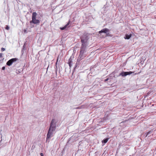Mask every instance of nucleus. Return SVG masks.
<instances>
[{"instance_id": "f03ea898", "label": "nucleus", "mask_w": 156, "mask_h": 156, "mask_svg": "<svg viewBox=\"0 0 156 156\" xmlns=\"http://www.w3.org/2000/svg\"><path fill=\"white\" fill-rule=\"evenodd\" d=\"M37 14L36 12H33L32 15V20L30 21V23H33L35 24H38L40 21L36 19Z\"/></svg>"}, {"instance_id": "4be33fe9", "label": "nucleus", "mask_w": 156, "mask_h": 156, "mask_svg": "<svg viewBox=\"0 0 156 156\" xmlns=\"http://www.w3.org/2000/svg\"><path fill=\"white\" fill-rule=\"evenodd\" d=\"M41 156H44L43 154L42 153L40 154Z\"/></svg>"}, {"instance_id": "7ed1b4c3", "label": "nucleus", "mask_w": 156, "mask_h": 156, "mask_svg": "<svg viewBox=\"0 0 156 156\" xmlns=\"http://www.w3.org/2000/svg\"><path fill=\"white\" fill-rule=\"evenodd\" d=\"M17 60H18V59L16 58H12L7 62L6 64L8 66H10L14 62H16Z\"/></svg>"}, {"instance_id": "412c9836", "label": "nucleus", "mask_w": 156, "mask_h": 156, "mask_svg": "<svg viewBox=\"0 0 156 156\" xmlns=\"http://www.w3.org/2000/svg\"><path fill=\"white\" fill-rule=\"evenodd\" d=\"M106 35H107V36H109V34H109V33H106Z\"/></svg>"}, {"instance_id": "4468645a", "label": "nucleus", "mask_w": 156, "mask_h": 156, "mask_svg": "<svg viewBox=\"0 0 156 156\" xmlns=\"http://www.w3.org/2000/svg\"><path fill=\"white\" fill-rule=\"evenodd\" d=\"M58 58L57 59V61H58ZM55 66H56V70H57V62H56V63Z\"/></svg>"}, {"instance_id": "1a4fd4ad", "label": "nucleus", "mask_w": 156, "mask_h": 156, "mask_svg": "<svg viewBox=\"0 0 156 156\" xmlns=\"http://www.w3.org/2000/svg\"><path fill=\"white\" fill-rule=\"evenodd\" d=\"M70 22V21L69 20L68 23L63 27H61L60 29L62 30H64L66 28H67L68 27V26L69 25Z\"/></svg>"}, {"instance_id": "a211bd4d", "label": "nucleus", "mask_w": 156, "mask_h": 156, "mask_svg": "<svg viewBox=\"0 0 156 156\" xmlns=\"http://www.w3.org/2000/svg\"><path fill=\"white\" fill-rule=\"evenodd\" d=\"M5 66H3L2 67V70H4L5 69Z\"/></svg>"}, {"instance_id": "6e6552de", "label": "nucleus", "mask_w": 156, "mask_h": 156, "mask_svg": "<svg viewBox=\"0 0 156 156\" xmlns=\"http://www.w3.org/2000/svg\"><path fill=\"white\" fill-rule=\"evenodd\" d=\"M81 40H85L84 41H85L86 40V42H87V41L88 39L87 37L85 35H83V36H82L81 38Z\"/></svg>"}, {"instance_id": "423d86ee", "label": "nucleus", "mask_w": 156, "mask_h": 156, "mask_svg": "<svg viewBox=\"0 0 156 156\" xmlns=\"http://www.w3.org/2000/svg\"><path fill=\"white\" fill-rule=\"evenodd\" d=\"M85 52V50L81 49V50L80 51V54L78 57L80 59H82L85 56V55H84V53Z\"/></svg>"}, {"instance_id": "20e7f679", "label": "nucleus", "mask_w": 156, "mask_h": 156, "mask_svg": "<svg viewBox=\"0 0 156 156\" xmlns=\"http://www.w3.org/2000/svg\"><path fill=\"white\" fill-rule=\"evenodd\" d=\"M134 72L129 71V72H122L120 73L119 76H125L128 75H130L133 73Z\"/></svg>"}, {"instance_id": "aec40b11", "label": "nucleus", "mask_w": 156, "mask_h": 156, "mask_svg": "<svg viewBox=\"0 0 156 156\" xmlns=\"http://www.w3.org/2000/svg\"><path fill=\"white\" fill-rule=\"evenodd\" d=\"M108 80V78H107L106 79H105V81H107Z\"/></svg>"}, {"instance_id": "ddd939ff", "label": "nucleus", "mask_w": 156, "mask_h": 156, "mask_svg": "<svg viewBox=\"0 0 156 156\" xmlns=\"http://www.w3.org/2000/svg\"><path fill=\"white\" fill-rule=\"evenodd\" d=\"M68 63L69 64V66L70 67H71V66H72V64H71V62H69Z\"/></svg>"}, {"instance_id": "6ab92c4d", "label": "nucleus", "mask_w": 156, "mask_h": 156, "mask_svg": "<svg viewBox=\"0 0 156 156\" xmlns=\"http://www.w3.org/2000/svg\"><path fill=\"white\" fill-rule=\"evenodd\" d=\"M2 53H0V58L2 57Z\"/></svg>"}, {"instance_id": "9b49d317", "label": "nucleus", "mask_w": 156, "mask_h": 156, "mask_svg": "<svg viewBox=\"0 0 156 156\" xmlns=\"http://www.w3.org/2000/svg\"><path fill=\"white\" fill-rule=\"evenodd\" d=\"M108 139H109V138H106V139H104L102 141V143H106L107 142V141H108Z\"/></svg>"}, {"instance_id": "f257e3e1", "label": "nucleus", "mask_w": 156, "mask_h": 156, "mask_svg": "<svg viewBox=\"0 0 156 156\" xmlns=\"http://www.w3.org/2000/svg\"><path fill=\"white\" fill-rule=\"evenodd\" d=\"M56 122L55 119H52L50 124L49 130L47 135L46 140L53 136V132L56 129Z\"/></svg>"}, {"instance_id": "dca6fc26", "label": "nucleus", "mask_w": 156, "mask_h": 156, "mask_svg": "<svg viewBox=\"0 0 156 156\" xmlns=\"http://www.w3.org/2000/svg\"><path fill=\"white\" fill-rule=\"evenodd\" d=\"M5 29L7 30H8L9 29V27L8 26H6Z\"/></svg>"}, {"instance_id": "0eeeda50", "label": "nucleus", "mask_w": 156, "mask_h": 156, "mask_svg": "<svg viewBox=\"0 0 156 156\" xmlns=\"http://www.w3.org/2000/svg\"><path fill=\"white\" fill-rule=\"evenodd\" d=\"M109 31V30L107 28H104L99 31V33L101 34L102 33H107V32Z\"/></svg>"}, {"instance_id": "5701e85b", "label": "nucleus", "mask_w": 156, "mask_h": 156, "mask_svg": "<svg viewBox=\"0 0 156 156\" xmlns=\"http://www.w3.org/2000/svg\"><path fill=\"white\" fill-rule=\"evenodd\" d=\"M139 73H135V75H136V74H139Z\"/></svg>"}, {"instance_id": "39448f33", "label": "nucleus", "mask_w": 156, "mask_h": 156, "mask_svg": "<svg viewBox=\"0 0 156 156\" xmlns=\"http://www.w3.org/2000/svg\"><path fill=\"white\" fill-rule=\"evenodd\" d=\"M83 40H81L82 43V47L81 49L83 50H85V48L87 45V42H86V41H84Z\"/></svg>"}, {"instance_id": "f3484780", "label": "nucleus", "mask_w": 156, "mask_h": 156, "mask_svg": "<svg viewBox=\"0 0 156 156\" xmlns=\"http://www.w3.org/2000/svg\"><path fill=\"white\" fill-rule=\"evenodd\" d=\"M151 131H149V132H148L147 133V135H146V137H147V136L149 134H150V133H151Z\"/></svg>"}, {"instance_id": "f8f14e48", "label": "nucleus", "mask_w": 156, "mask_h": 156, "mask_svg": "<svg viewBox=\"0 0 156 156\" xmlns=\"http://www.w3.org/2000/svg\"><path fill=\"white\" fill-rule=\"evenodd\" d=\"M25 44H24L23 47V48L22 49V50L21 52L22 53L24 51H25L26 49V47L25 46Z\"/></svg>"}, {"instance_id": "9d476101", "label": "nucleus", "mask_w": 156, "mask_h": 156, "mask_svg": "<svg viewBox=\"0 0 156 156\" xmlns=\"http://www.w3.org/2000/svg\"><path fill=\"white\" fill-rule=\"evenodd\" d=\"M131 34H130L129 35L126 34L124 38L126 39H129L131 37Z\"/></svg>"}, {"instance_id": "2eb2a0df", "label": "nucleus", "mask_w": 156, "mask_h": 156, "mask_svg": "<svg viewBox=\"0 0 156 156\" xmlns=\"http://www.w3.org/2000/svg\"><path fill=\"white\" fill-rule=\"evenodd\" d=\"M5 50V48H1V51H4Z\"/></svg>"}]
</instances>
